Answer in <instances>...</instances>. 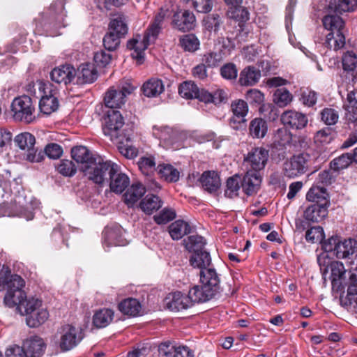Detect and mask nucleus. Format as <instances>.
<instances>
[{
  "instance_id": "nucleus-60",
  "label": "nucleus",
  "mask_w": 357,
  "mask_h": 357,
  "mask_svg": "<svg viewBox=\"0 0 357 357\" xmlns=\"http://www.w3.org/2000/svg\"><path fill=\"white\" fill-rule=\"evenodd\" d=\"M333 139V131L330 128H324L317 131L314 137V142L320 144H329Z\"/></svg>"
},
{
  "instance_id": "nucleus-31",
  "label": "nucleus",
  "mask_w": 357,
  "mask_h": 357,
  "mask_svg": "<svg viewBox=\"0 0 357 357\" xmlns=\"http://www.w3.org/2000/svg\"><path fill=\"white\" fill-rule=\"evenodd\" d=\"M328 195L324 186L312 185L306 195V199L309 202L316 204H323L328 206Z\"/></svg>"
},
{
  "instance_id": "nucleus-8",
  "label": "nucleus",
  "mask_w": 357,
  "mask_h": 357,
  "mask_svg": "<svg viewBox=\"0 0 357 357\" xmlns=\"http://www.w3.org/2000/svg\"><path fill=\"white\" fill-rule=\"evenodd\" d=\"M65 8L62 0H58L52 3L47 12L44 14L42 23L47 31H56V29L66 26L64 23Z\"/></svg>"
},
{
  "instance_id": "nucleus-55",
  "label": "nucleus",
  "mask_w": 357,
  "mask_h": 357,
  "mask_svg": "<svg viewBox=\"0 0 357 357\" xmlns=\"http://www.w3.org/2000/svg\"><path fill=\"white\" fill-rule=\"evenodd\" d=\"M123 37L114 33L108 30L103 38V45L109 51H114L120 45L121 38Z\"/></svg>"
},
{
  "instance_id": "nucleus-12",
  "label": "nucleus",
  "mask_w": 357,
  "mask_h": 357,
  "mask_svg": "<svg viewBox=\"0 0 357 357\" xmlns=\"http://www.w3.org/2000/svg\"><path fill=\"white\" fill-rule=\"evenodd\" d=\"M268 158V151L263 147L252 149L244 158V165L248 170L263 169Z\"/></svg>"
},
{
  "instance_id": "nucleus-61",
  "label": "nucleus",
  "mask_w": 357,
  "mask_h": 357,
  "mask_svg": "<svg viewBox=\"0 0 357 357\" xmlns=\"http://www.w3.org/2000/svg\"><path fill=\"white\" fill-rule=\"evenodd\" d=\"M181 46L188 51L194 52L199 47V40L193 35L185 36L180 40Z\"/></svg>"
},
{
  "instance_id": "nucleus-52",
  "label": "nucleus",
  "mask_w": 357,
  "mask_h": 357,
  "mask_svg": "<svg viewBox=\"0 0 357 357\" xmlns=\"http://www.w3.org/2000/svg\"><path fill=\"white\" fill-rule=\"evenodd\" d=\"M227 16L239 23L244 22L249 20V13L248 10L239 6L230 7L227 11Z\"/></svg>"
},
{
  "instance_id": "nucleus-32",
  "label": "nucleus",
  "mask_w": 357,
  "mask_h": 357,
  "mask_svg": "<svg viewBox=\"0 0 357 357\" xmlns=\"http://www.w3.org/2000/svg\"><path fill=\"white\" fill-rule=\"evenodd\" d=\"M150 43L144 38L141 40V36H137L136 38L130 40L127 43V47L133 50L132 56L141 62L144 56V50L148 47Z\"/></svg>"
},
{
  "instance_id": "nucleus-33",
  "label": "nucleus",
  "mask_w": 357,
  "mask_h": 357,
  "mask_svg": "<svg viewBox=\"0 0 357 357\" xmlns=\"http://www.w3.org/2000/svg\"><path fill=\"white\" fill-rule=\"evenodd\" d=\"M169 233L173 240H179L185 235L190 234L192 227L188 222L178 220L173 222L168 227Z\"/></svg>"
},
{
  "instance_id": "nucleus-58",
  "label": "nucleus",
  "mask_w": 357,
  "mask_h": 357,
  "mask_svg": "<svg viewBox=\"0 0 357 357\" xmlns=\"http://www.w3.org/2000/svg\"><path fill=\"white\" fill-rule=\"evenodd\" d=\"M187 137V134L184 131L173 128L171 137L168 142L167 146L173 149H180L182 146V142Z\"/></svg>"
},
{
  "instance_id": "nucleus-26",
  "label": "nucleus",
  "mask_w": 357,
  "mask_h": 357,
  "mask_svg": "<svg viewBox=\"0 0 357 357\" xmlns=\"http://www.w3.org/2000/svg\"><path fill=\"white\" fill-rule=\"evenodd\" d=\"M202 26L204 29L202 33L204 38L208 39H215L217 36V33L222 24L219 15L212 14L205 17L202 21Z\"/></svg>"
},
{
  "instance_id": "nucleus-29",
  "label": "nucleus",
  "mask_w": 357,
  "mask_h": 357,
  "mask_svg": "<svg viewBox=\"0 0 357 357\" xmlns=\"http://www.w3.org/2000/svg\"><path fill=\"white\" fill-rule=\"evenodd\" d=\"M328 207L323 204H312L304 211L303 217L307 221L319 222L327 216Z\"/></svg>"
},
{
  "instance_id": "nucleus-28",
  "label": "nucleus",
  "mask_w": 357,
  "mask_h": 357,
  "mask_svg": "<svg viewBox=\"0 0 357 357\" xmlns=\"http://www.w3.org/2000/svg\"><path fill=\"white\" fill-rule=\"evenodd\" d=\"M108 30L121 37H124L128 31L127 16L123 13L113 15L108 25Z\"/></svg>"
},
{
  "instance_id": "nucleus-47",
  "label": "nucleus",
  "mask_w": 357,
  "mask_h": 357,
  "mask_svg": "<svg viewBox=\"0 0 357 357\" xmlns=\"http://www.w3.org/2000/svg\"><path fill=\"white\" fill-rule=\"evenodd\" d=\"M242 187V178L238 174L227 178L225 195L228 198H234L238 195V192Z\"/></svg>"
},
{
  "instance_id": "nucleus-9",
  "label": "nucleus",
  "mask_w": 357,
  "mask_h": 357,
  "mask_svg": "<svg viewBox=\"0 0 357 357\" xmlns=\"http://www.w3.org/2000/svg\"><path fill=\"white\" fill-rule=\"evenodd\" d=\"M310 155L301 153L293 155L284 163V174L289 178H295L305 174L309 167Z\"/></svg>"
},
{
  "instance_id": "nucleus-49",
  "label": "nucleus",
  "mask_w": 357,
  "mask_h": 357,
  "mask_svg": "<svg viewBox=\"0 0 357 357\" xmlns=\"http://www.w3.org/2000/svg\"><path fill=\"white\" fill-rule=\"evenodd\" d=\"M160 177L168 182H176L180 177V172L177 169L169 164L160 165L158 167Z\"/></svg>"
},
{
  "instance_id": "nucleus-16",
  "label": "nucleus",
  "mask_w": 357,
  "mask_h": 357,
  "mask_svg": "<svg viewBox=\"0 0 357 357\" xmlns=\"http://www.w3.org/2000/svg\"><path fill=\"white\" fill-rule=\"evenodd\" d=\"M185 249L191 254L189 257L190 264L197 268H201V236L190 235L183 240Z\"/></svg>"
},
{
  "instance_id": "nucleus-34",
  "label": "nucleus",
  "mask_w": 357,
  "mask_h": 357,
  "mask_svg": "<svg viewBox=\"0 0 357 357\" xmlns=\"http://www.w3.org/2000/svg\"><path fill=\"white\" fill-rule=\"evenodd\" d=\"M261 77V72L254 66L245 68L239 75L238 82L241 86H253Z\"/></svg>"
},
{
  "instance_id": "nucleus-17",
  "label": "nucleus",
  "mask_w": 357,
  "mask_h": 357,
  "mask_svg": "<svg viewBox=\"0 0 357 357\" xmlns=\"http://www.w3.org/2000/svg\"><path fill=\"white\" fill-rule=\"evenodd\" d=\"M321 270L324 275L330 271V279L333 287L339 289L344 285L346 271L342 262L332 261L326 267H321Z\"/></svg>"
},
{
  "instance_id": "nucleus-51",
  "label": "nucleus",
  "mask_w": 357,
  "mask_h": 357,
  "mask_svg": "<svg viewBox=\"0 0 357 357\" xmlns=\"http://www.w3.org/2000/svg\"><path fill=\"white\" fill-rule=\"evenodd\" d=\"M293 100L291 93L285 89H278L273 94V100L275 103L280 107H286Z\"/></svg>"
},
{
  "instance_id": "nucleus-63",
  "label": "nucleus",
  "mask_w": 357,
  "mask_h": 357,
  "mask_svg": "<svg viewBox=\"0 0 357 357\" xmlns=\"http://www.w3.org/2000/svg\"><path fill=\"white\" fill-rule=\"evenodd\" d=\"M237 68L232 63H226L220 68V74L226 79H235L237 77Z\"/></svg>"
},
{
  "instance_id": "nucleus-25",
  "label": "nucleus",
  "mask_w": 357,
  "mask_h": 357,
  "mask_svg": "<svg viewBox=\"0 0 357 357\" xmlns=\"http://www.w3.org/2000/svg\"><path fill=\"white\" fill-rule=\"evenodd\" d=\"M71 155L74 160L81 165V170L84 172V167L90 165L93 159L98 157V155L92 154L90 151L84 146H77L72 149Z\"/></svg>"
},
{
  "instance_id": "nucleus-3",
  "label": "nucleus",
  "mask_w": 357,
  "mask_h": 357,
  "mask_svg": "<svg viewBox=\"0 0 357 357\" xmlns=\"http://www.w3.org/2000/svg\"><path fill=\"white\" fill-rule=\"evenodd\" d=\"M116 163L111 160H105L101 156L96 157L93 162L84 167V174L96 184L103 185L107 183L112 172H115Z\"/></svg>"
},
{
  "instance_id": "nucleus-2",
  "label": "nucleus",
  "mask_w": 357,
  "mask_h": 357,
  "mask_svg": "<svg viewBox=\"0 0 357 357\" xmlns=\"http://www.w3.org/2000/svg\"><path fill=\"white\" fill-rule=\"evenodd\" d=\"M323 25L331 31L326 36L324 44L329 48L337 51L345 45V37L342 30L344 22L337 15H326L322 20Z\"/></svg>"
},
{
  "instance_id": "nucleus-41",
  "label": "nucleus",
  "mask_w": 357,
  "mask_h": 357,
  "mask_svg": "<svg viewBox=\"0 0 357 357\" xmlns=\"http://www.w3.org/2000/svg\"><path fill=\"white\" fill-rule=\"evenodd\" d=\"M142 90L146 97H156L163 92L164 84L162 80L151 78L143 84Z\"/></svg>"
},
{
  "instance_id": "nucleus-64",
  "label": "nucleus",
  "mask_w": 357,
  "mask_h": 357,
  "mask_svg": "<svg viewBox=\"0 0 357 357\" xmlns=\"http://www.w3.org/2000/svg\"><path fill=\"white\" fill-rule=\"evenodd\" d=\"M349 282L347 284V293L349 294H357V268L348 273Z\"/></svg>"
},
{
  "instance_id": "nucleus-45",
  "label": "nucleus",
  "mask_w": 357,
  "mask_h": 357,
  "mask_svg": "<svg viewBox=\"0 0 357 357\" xmlns=\"http://www.w3.org/2000/svg\"><path fill=\"white\" fill-rule=\"evenodd\" d=\"M162 201L159 197L147 195L140 202L141 209L147 214H151L162 206Z\"/></svg>"
},
{
  "instance_id": "nucleus-4",
  "label": "nucleus",
  "mask_w": 357,
  "mask_h": 357,
  "mask_svg": "<svg viewBox=\"0 0 357 357\" xmlns=\"http://www.w3.org/2000/svg\"><path fill=\"white\" fill-rule=\"evenodd\" d=\"M84 333L80 328L72 324H63L55 334V343L63 352L76 347L83 340Z\"/></svg>"
},
{
  "instance_id": "nucleus-35",
  "label": "nucleus",
  "mask_w": 357,
  "mask_h": 357,
  "mask_svg": "<svg viewBox=\"0 0 357 357\" xmlns=\"http://www.w3.org/2000/svg\"><path fill=\"white\" fill-rule=\"evenodd\" d=\"M42 301L36 298H23L20 302L17 303L16 310L17 311L23 316L28 317L31 313L37 310V309L41 305Z\"/></svg>"
},
{
  "instance_id": "nucleus-40",
  "label": "nucleus",
  "mask_w": 357,
  "mask_h": 357,
  "mask_svg": "<svg viewBox=\"0 0 357 357\" xmlns=\"http://www.w3.org/2000/svg\"><path fill=\"white\" fill-rule=\"evenodd\" d=\"M118 307L123 314L136 317L139 314L142 306L137 299L129 298L122 301Z\"/></svg>"
},
{
  "instance_id": "nucleus-48",
  "label": "nucleus",
  "mask_w": 357,
  "mask_h": 357,
  "mask_svg": "<svg viewBox=\"0 0 357 357\" xmlns=\"http://www.w3.org/2000/svg\"><path fill=\"white\" fill-rule=\"evenodd\" d=\"M342 68L344 71L351 73V78L357 75L355 69L357 66V55L353 51H347L342 57Z\"/></svg>"
},
{
  "instance_id": "nucleus-50",
  "label": "nucleus",
  "mask_w": 357,
  "mask_h": 357,
  "mask_svg": "<svg viewBox=\"0 0 357 357\" xmlns=\"http://www.w3.org/2000/svg\"><path fill=\"white\" fill-rule=\"evenodd\" d=\"M105 242L108 245H114L116 246H124L128 242L121 235V229H109L105 231Z\"/></svg>"
},
{
  "instance_id": "nucleus-39",
  "label": "nucleus",
  "mask_w": 357,
  "mask_h": 357,
  "mask_svg": "<svg viewBox=\"0 0 357 357\" xmlns=\"http://www.w3.org/2000/svg\"><path fill=\"white\" fill-rule=\"evenodd\" d=\"M328 8L340 14L351 12L357 8V0H329Z\"/></svg>"
},
{
  "instance_id": "nucleus-7",
  "label": "nucleus",
  "mask_w": 357,
  "mask_h": 357,
  "mask_svg": "<svg viewBox=\"0 0 357 357\" xmlns=\"http://www.w3.org/2000/svg\"><path fill=\"white\" fill-rule=\"evenodd\" d=\"M13 118L18 121L29 123L36 119L35 107L28 96L15 98L11 105Z\"/></svg>"
},
{
  "instance_id": "nucleus-22",
  "label": "nucleus",
  "mask_w": 357,
  "mask_h": 357,
  "mask_svg": "<svg viewBox=\"0 0 357 357\" xmlns=\"http://www.w3.org/2000/svg\"><path fill=\"white\" fill-rule=\"evenodd\" d=\"M23 347L27 357H40L45 352L46 345L41 337L33 335L23 342Z\"/></svg>"
},
{
  "instance_id": "nucleus-44",
  "label": "nucleus",
  "mask_w": 357,
  "mask_h": 357,
  "mask_svg": "<svg viewBox=\"0 0 357 357\" xmlns=\"http://www.w3.org/2000/svg\"><path fill=\"white\" fill-rule=\"evenodd\" d=\"M267 130V123L261 118L254 119L250 123L249 132L253 138L260 139L264 137Z\"/></svg>"
},
{
  "instance_id": "nucleus-13",
  "label": "nucleus",
  "mask_w": 357,
  "mask_h": 357,
  "mask_svg": "<svg viewBox=\"0 0 357 357\" xmlns=\"http://www.w3.org/2000/svg\"><path fill=\"white\" fill-rule=\"evenodd\" d=\"M35 137L29 132H24L17 135L15 137V143L21 149H26L28 153L26 159L32 162H39L42 160L40 153H37V151L34 149Z\"/></svg>"
},
{
  "instance_id": "nucleus-11",
  "label": "nucleus",
  "mask_w": 357,
  "mask_h": 357,
  "mask_svg": "<svg viewBox=\"0 0 357 357\" xmlns=\"http://www.w3.org/2000/svg\"><path fill=\"white\" fill-rule=\"evenodd\" d=\"M347 102L346 119L357 126V75L354 76L347 84Z\"/></svg>"
},
{
  "instance_id": "nucleus-14",
  "label": "nucleus",
  "mask_w": 357,
  "mask_h": 357,
  "mask_svg": "<svg viewBox=\"0 0 357 357\" xmlns=\"http://www.w3.org/2000/svg\"><path fill=\"white\" fill-rule=\"evenodd\" d=\"M280 120L284 126L293 130H302L308 123L307 115L294 109L284 111L281 114Z\"/></svg>"
},
{
  "instance_id": "nucleus-23",
  "label": "nucleus",
  "mask_w": 357,
  "mask_h": 357,
  "mask_svg": "<svg viewBox=\"0 0 357 357\" xmlns=\"http://www.w3.org/2000/svg\"><path fill=\"white\" fill-rule=\"evenodd\" d=\"M76 83L77 84H91L98 78V72L93 64H81L75 74Z\"/></svg>"
},
{
  "instance_id": "nucleus-27",
  "label": "nucleus",
  "mask_w": 357,
  "mask_h": 357,
  "mask_svg": "<svg viewBox=\"0 0 357 357\" xmlns=\"http://www.w3.org/2000/svg\"><path fill=\"white\" fill-rule=\"evenodd\" d=\"M173 23L178 30L185 32L192 29L195 26V17L192 13L185 10L181 14L176 13L174 15Z\"/></svg>"
},
{
  "instance_id": "nucleus-21",
  "label": "nucleus",
  "mask_w": 357,
  "mask_h": 357,
  "mask_svg": "<svg viewBox=\"0 0 357 357\" xmlns=\"http://www.w3.org/2000/svg\"><path fill=\"white\" fill-rule=\"evenodd\" d=\"M115 169V172H112L106 183H109L112 192L121 194L128 187L130 179L126 174L121 172V168L117 164Z\"/></svg>"
},
{
  "instance_id": "nucleus-24",
  "label": "nucleus",
  "mask_w": 357,
  "mask_h": 357,
  "mask_svg": "<svg viewBox=\"0 0 357 357\" xmlns=\"http://www.w3.org/2000/svg\"><path fill=\"white\" fill-rule=\"evenodd\" d=\"M220 185V178L217 172L208 170L202 173V189L205 192L212 195H215Z\"/></svg>"
},
{
  "instance_id": "nucleus-62",
  "label": "nucleus",
  "mask_w": 357,
  "mask_h": 357,
  "mask_svg": "<svg viewBox=\"0 0 357 357\" xmlns=\"http://www.w3.org/2000/svg\"><path fill=\"white\" fill-rule=\"evenodd\" d=\"M176 217L174 211L165 208L159 214L153 216L154 220L158 225L166 224Z\"/></svg>"
},
{
  "instance_id": "nucleus-42",
  "label": "nucleus",
  "mask_w": 357,
  "mask_h": 357,
  "mask_svg": "<svg viewBox=\"0 0 357 357\" xmlns=\"http://www.w3.org/2000/svg\"><path fill=\"white\" fill-rule=\"evenodd\" d=\"M145 192V188L140 183L132 184L124 195L126 203L129 205L134 204L144 195Z\"/></svg>"
},
{
  "instance_id": "nucleus-19",
  "label": "nucleus",
  "mask_w": 357,
  "mask_h": 357,
  "mask_svg": "<svg viewBox=\"0 0 357 357\" xmlns=\"http://www.w3.org/2000/svg\"><path fill=\"white\" fill-rule=\"evenodd\" d=\"M231 110L233 116L230 119V125L234 128L238 129L246 122L245 116L248 112V104L243 100H236L231 104Z\"/></svg>"
},
{
  "instance_id": "nucleus-54",
  "label": "nucleus",
  "mask_w": 357,
  "mask_h": 357,
  "mask_svg": "<svg viewBox=\"0 0 357 357\" xmlns=\"http://www.w3.org/2000/svg\"><path fill=\"white\" fill-rule=\"evenodd\" d=\"M351 162V153H347L333 160L330 167L334 171H340L347 168Z\"/></svg>"
},
{
  "instance_id": "nucleus-38",
  "label": "nucleus",
  "mask_w": 357,
  "mask_h": 357,
  "mask_svg": "<svg viewBox=\"0 0 357 357\" xmlns=\"http://www.w3.org/2000/svg\"><path fill=\"white\" fill-rule=\"evenodd\" d=\"M49 318V312L45 307L41 305L26 317V322L30 328H36L44 324Z\"/></svg>"
},
{
  "instance_id": "nucleus-6",
  "label": "nucleus",
  "mask_w": 357,
  "mask_h": 357,
  "mask_svg": "<svg viewBox=\"0 0 357 357\" xmlns=\"http://www.w3.org/2000/svg\"><path fill=\"white\" fill-rule=\"evenodd\" d=\"M6 294L3 298V303L8 307H15L17 303L26 298V293L23 290L25 281L18 275H12L9 280L4 284Z\"/></svg>"
},
{
  "instance_id": "nucleus-46",
  "label": "nucleus",
  "mask_w": 357,
  "mask_h": 357,
  "mask_svg": "<svg viewBox=\"0 0 357 357\" xmlns=\"http://www.w3.org/2000/svg\"><path fill=\"white\" fill-rule=\"evenodd\" d=\"M291 141V135L286 128H278L273 137V147L282 149L289 145Z\"/></svg>"
},
{
  "instance_id": "nucleus-15",
  "label": "nucleus",
  "mask_w": 357,
  "mask_h": 357,
  "mask_svg": "<svg viewBox=\"0 0 357 357\" xmlns=\"http://www.w3.org/2000/svg\"><path fill=\"white\" fill-rule=\"evenodd\" d=\"M124 124L123 119L119 111L112 110L108 112L105 119V125L103 128L105 135H109L112 139L121 137L119 130Z\"/></svg>"
},
{
  "instance_id": "nucleus-30",
  "label": "nucleus",
  "mask_w": 357,
  "mask_h": 357,
  "mask_svg": "<svg viewBox=\"0 0 357 357\" xmlns=\"http://www.w3.org/2000/svg\"><path fill=\"white\" fill-rule=\"evenodd\" d=\"M165 304L172 311H180L190 307L189 298L180 291L169 294L165 299Z\"/></svg>"
},
{
  "instance_id": "nucleus-37",
  "label": "nucleus",
  "mask_w": 357,
  "mask_h": 357,
  "mask_svg": "<svg viewBox=\"0 0 357 357\" xmlns=\"http://www.w3.org/2000/svg\"><path fill=\"white\" fill-rule=\"evenodd\" d=\"M114 312L109 308H102L96 311L93 316V324L98 328L107 326L113 320Z\"/></svg>"
},
{
  "instance_id": "nucleus-53",
  "label": "nucleus",
  "mask_w": 357,
  "mask_h": 357,
  "mask_svg": "<svg viewBox=\"0 0 357 357\" xmlns=\"http://www.w3.org/2000/svg\"><path fill=\"white\" fill-rule=\"evenodd\" d=\"M56 168L59 173L64 176L71 177L77 172V167L72 160H61Z\"/></svg>"
},
{
  "instance_id": "nucleus-18",
  "label": "nucleus",
  "mask_w": 357,
  "mask_h": 357,
  "mask_svg": "<svg viewBox=\"0 0 357 357\" xmlns=\"http://www.w3.org/2000/svg\"><path fill=\"white\" fill-rule=\"evenodd\" d=\"M76 70L69 64L54 68L50 73L51 80L57 84L67 85L75 78Z\"/></svg>"
},
{
  "instance_id": "nucleus-43",
  "label": "nucleus",
  "mask_w": 357,
  "mask_h": 357,
  "mask_svg": "<svg viewBox=\"0 0 357 357\" xmlns=\"http://www.w3.org/2000/svg\"><path fill=\"white\" fill-rule=\"evenodd\" d=\"M179 95L185 99H199V89L192 81H185L178 87Z\"/></svg>"
},
{
  "instance_id": "nucleus-36",
  "label": "nucleus",
  "mask_w": 357,
  "mask_h": 357,
  "mask_svg": "<svg viewBox=\"0 0 357 357\" xmlns=\"http://www.w3.org/2000/svg\"><path fill=\"white\" fill-rule=\"evenodd\" d=\"M104 101L107 107L119 108L126 102L125 95L119 89L112 87L106 92Z\"/></svg>"
},
{
  "instance_id": "nucleus-20",
  "label": "nucleus",
  "mask_w": 357,
  "mask_h": 357,
  "mask_svg": "<svg viewBox=\"0 0 357 357\" xmlns=\"http://www.w3.org/2000/svg\"><path fill=\"white\" fill-rule=\"evenodd\" d=\"M261 176L259 172L247 170L242 178V188L248 196L255 195L260 188Z\"/></svg>"
},
{
  "instance_id": "nucleus-1",
  "label": "nucleus",
  "mask_w": 357,
  "mask_h": 357,
  "mask_svg": "<svg viewBox=\"0 0 357 357\" xmlns=\"http://www.w3.org/2000/svg\"><path fill=\"white\" fill-rule=\"evenodd\" d=\"M206 241L202 237V303L215 297L220 288V278L211 264L210 249L204 245Z\"/></svg>"
},
{
  "instance_id": "nucleus-5",
  "label": "nucleus",
  "mask_w": 357,
  "mask_h": 357,
  "mask_svg": "<svg viewBox=\"0 0 357 357\" xmlns=\"http://www.w3.org/2000/svg\"><path fill=\"white\" fill-rule=\"evenodd\" d=\"M322 248L325 252H332L339 259L350 258L357 255V241L352 238L342 241L337 236H332L322 243Z\"/></svg>"
},
{
  "instance_id": "nucleus-10",
  "label": "nucleus",
  "mask_w": 357,
  "mask_h": 357,
  "mask_svg": "<svg viewBox=\"0 0 357 357\" xmlns=\"http://www.w3.org/2000/svg\"><path fill=\"white\" fill-rule=\"evenodd\" d=\"M39 89L43 93L39 102V108L43 113L50 114L59 107V101L55 96L56 91L52 89V85L49 82H40Z\"/></svg>"
},
{
  "instance_id": "nucleus-57",
  "label": "nucleus",
  "mask_w": 357,
  "mask_h": 357,
  "mask_svg": "<svg viewBox=\"0 0 357 357\" xmlns=\"http://www.w3.org/2000/svg\"><path fill=\"white\" fill-rule=\"evenodd\" d=\"M320 115L321 121L327 126L336 124L339 119L338 112L333 108H324Z\"/></svg>"
},
{
  "instance_id": "nucleus-59",
  "label": "nucleus",
  "mask_w": 357,
  "mask_h": 357,
  "mask_svg": "<svg viewBox=\"0 0 357 357\" xmlns=\"http://www.w3.org/2000/svg\"><path fill=\"white\" fill-rule=\"evenodd\" d=\"M324 238L323 228L320 226L312 227L306 231L305 239L312 243L321 242Z\"/></svg>"
},
{
  "instance_id": "nucleus-56",
  "label": "nucleus",
  "mask_w": 357,
  "mask_h": 357,
  "mask_svg": "<svg viewBox=\"0 0 357 357\" xmlns=\"http://www.w3.org/2000/svg\"><path fill=\"white\" fill-rule=\"evenodd\" d=\"M138 167L144 174L149 176L155 170V158L152 156L142 157L138 161Z\"/></svg>"
}]
</instances>
